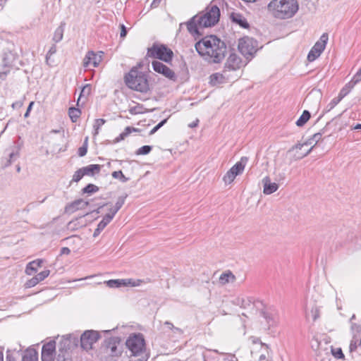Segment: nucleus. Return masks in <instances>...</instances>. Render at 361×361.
<instances>
[{"label":"nucleus","mask_w":361,"mask_h":361,"mask_svg":"<svg viewBox=\"0 0 361 361\" xmlns=\"http://www.w3.org/2000/svg\"><path fill=\"white\" fill-rule=\"evenodd\" d=\"M195 47L204 60L212 63H221L228 53L226 43L215 35L203 37Z\"/></svg>","instance_id":"f257e3e1"},{"label":"nucleus","mask_w":361,"mask_h":361,"mask_svg":"<svg viewBox=\"0 0 361 361\" xmlns=\"http://www.w3.org/2000/svg\"><path fill=\"white\" fill-rule=\"evenodd\" d=\"M219 17V8L216 5H210L204 11L190 19L186 23L188 30L193 36L201 35L200 30L215 25Z\"/></svg>","instance_id":"f03ea898"},{"label":"nucleus","mask_w":361,"mask_h":361,"mask_svg":"<svg viewBox=\"0 0 361 361\" xmlns=\"http://www.w3.org/2000/svg\"><path fill=\"white\" fill-rule=\"evenodd\" d=\"M299 10L297 0H271L267 5V11L275 18L287 20L293 18Z\"/></svg>","instance_id":"7ed1b4c3"},{"label":"nucleus","mask_w":361,"mask_h":361,"mask_svg":"<svg viewBox=\"0 0 361 361\" xmlns=\"http://www.w3.org/2000/svg\"><path fill=\"white\" fill-rule=\"evenodd\" d=\"M125 83L131 90L147 92L149 90L147 75L137 67H133L124 77Z\"/></svg>","instance_id":"20e7f679"},{"label":"nucleus","mask_w":361,"mask_h":361,"mask_svg":"<svg viewBox=\"0 0 361 361\" xmlns=\"http://www.w3.org/2000/svg\"><path fill=\"white\" fill-rule=\"evenodd\" d=\"M126 345L131 352V360L130 361H147V355L145 352V342L141 334H134L129 336Z\"/></svg>","instance_id":"39448f33"},{"label":"nucleus","mask_w":361,"mask_h":361,"mask_svg":"<svg viewBox=\"0 0 361 361\" xmlns=\"http://www.w3.org/2000/svg\"><path fill=\"white\" fill-rule=\"evenodd\" d=\"M18 58L17 47L15 44L8 42L2 53V69H0V78H6Z\"/></svg>","instance_id":"423d86ee"},{"label":"nucleus","mask_w":361,"mask_h":361,"mask_svg":"<svg viewBox=\"0 0 361 361\" xmlns=\"http://www.w3.org/2000/svg\"><path fill=\"white\" fill-rule=\"evenodd\" d=\"M147 55L149 57L158 59L166 63L170 62L173 56V51L166 46L154 44L148 49Z\"/></svg>","instance_id":"0eeeda50"},{"label":"nucleus","mask_w":361,"mask_h":361,"mask_svg":"<svg viewBox=\"0 0 361 361\" xmlns=\"http://www.w3.org/2000/svg\"><path fill=\"white\" fill-rule=\"evenodd\" d=\"M257 42L253 38L245 37L239 39L238 49L246 58L250 59L257 52Z\"/></svg>","instance_id":"6e6552de"},{"label":"nucleus","mask_w":361,"mask_h":361,"mask_svg":"<svg viewBox=\"0 0 361 361\" xmlns=\"http://www.w3.org/2000/svg\"><path fill=\"white\" fill-rule=\"evenodd\" d=\"M247 161V157H241L240 160L226 172L223 178L226 184L231 183L238 175H240L243 172Z\"/></svg>","instance_id":"1a4fd4ad"},{"label":"nucleus","mask_w":361,"mask_h":361,"mask_svg":"<svg viewBox=\"0 0 361 361\" xmlns=\"http://www.w3.org/2000/svg\"><path fill=\"white\" fill-rule=\"evenodd\" d=\"M329 36L327 33H323L319 39L314 44L307 55V60L312 62L316 60L325 49Z\"/></svg>","instance_id":"9d476101"},{"label":"nucleus","mask_w":361,"mask_h":361,"mask_svg":"<svg viewBox=\"0 0 361 361\" xmlns=\"http://www.w3.org/2000/svg\"><path fill=\"white\" fill-rule=\"evenodd\" d=\"M99 334L97 331L87 330L85 331L80 337V345L86 350L92 348V345L99 338Z\"/></svg>","instance_id":"9b49d317"},{"label":"nucleus","mask_w":361,"mask_h":361,"mask_svg":"<svg viewBox=\"0 0 361 361\" xmlns=\"http://www.w3.org/2000/svg\"><path fill=\"white\" fill-rule=\"evenodd\" d=\"M241 64L242 60L240 57L234 51H231L224 68L228 69V71L233 74L235 71L240 69Z\"/></svg>","instance_id":"f8f14e48"},{"label":"nucleus","mask_w":361,"mask_h":361,"mask_svg":"<svg viewBox=\"0 0 361 361\" xmlns=\"http://www.w3.org/2000/svg\"><path fill=\"white\" fill-rule=\"evenodd\" d=\"M259 314L260 316L264 319L269 328L277 325L279 322V314L276 310L272 308H264L260 311Z\"/></svg>","instance_id":"ddd939ff"},{"label":"nucleus","mask_w":361,"mask_h":361,"mask_svg":"<svg viewBox=\"0 0 361 361\" xmlns=\"http://www.w3.org/2000/svg\"><path fill=\"white\" fill-rule=\"evenodd\" d=\"M232 303L235 305L240 306L243 309H251L252 307H258L257 305H262L261 302H255L252 297L243 295L235 297L232 300Z\"/></svg>","instance_id":"4468645a"},{"label":"nucleus","mask_w":361,"mask_h":361,"mask_svg":"<svg viewBox=\"0 0 361 361\" xmlns=\"http://www.w3.org/2000/svg\"><path fill=\"white\" fill-rule=\"evenodd\" d=\"M103 54V51L95 53L93 51H88L83 59V66L88 68L90 65H92L94 67H97L102 61Z\"/></svg>","instance_id":"2eb2a0df"},{"label":"nucleus","mask_w":361,"mask_h":361,"mask_svg":"<svg viewBox=\"0 0 361 361\" xmlns=\"http://www.w3.org/2000/svg\"><path fill=\"white\" fill-rule=\"evenodd\" d=\"M152 66L155 72L163 75L171 80L175 81L176 80V75L174 71L163 63L159 61H154L152 63Z\"/></svg>","instance_id":"dca6fc26"},{"label":"nucleus","mask_w":361,"mask_h":361,"mask_svg":"<svg viewBox=\"0 0 361 361\" xmlns=\"http://www.w3.org/2000/svg\"><path fill=\"white\" fill-rule=\"evenodd\" d=\"M235 76L230 73L228 69H223L222 73H216L210 76V82L213 85L230 82L235 79Z\"/></svg>","instance_id":"f3484780"},{"label":"nucleus","mask_w":361,"mask_h":361,"mask_svg":"<svg viewBox=\"0 0 361 361\" xmlns=\"http://www.w3.org/2000/svg\"><path fill=\"white\" fill-rule=\"evenodd\" d=\"M56 350V342L49 341L44 344L42 348V361H54Z\"/></svg>","instance_id":"a211bd4d"},{"label":"nucleus","mask_w":361,"mask_h":361,"mask_svg":"<svg viewBox=\"0 0 361 361\" xmlns=\"http://www.w3.org/2000/svg\"><path fill=\"white\" fill-rule=\"evenodd\" d=\"M326 132V127L323 128L319 132L314 133L311 137L307 139L306 142H305V145H312L310 149H308L304 154L300 156L298 159H302L306 156H307L313 147L322 140V135L325 134Z\"/></svg>","instance_id":"6ab92c4d"},{"label":"nucleus","mask_w":361,"mask_h":361,"mask_svg":"<svg viewBox=\"0 0 361 361\" xmlns=\"http://www.w3.org/2000/svg\"><path fill=\"white\" fill-rule=\"evenodd\" d=\"M361 73H357L352 80L348 82L340 91L338 97L342 100L354 87V86L361 81L360 76Z\"/></svg>","instance_id":"aec40b11"},{"label":"nucleus","mask_w":361,"mask_h":361,"mask_svg":"<svg viewBox=\"0 0 361 361\" xmlns=\"http://www.w3.org/2000/svg\"><path fill=\"white\" fill-rule=\"evenodd\" d=\"M88 201H84L82 199H78L73 202L67 204L65 207V212L66 213L72 214L79 209H83L89 205Z\"/></svg>","instance_id":"412c9836"},{"label":"nucleus","mask_w":361,"mask_h":361,"mask_svg":"<svg viewBox=\"0 0 361 361\" xmlns=\"http://www.w3.org/2000/svg\"><path fill=\"white\" fill-rule=\"evenodd\" d=\"M50 274V271L49 269L44 270L39 274H37L36 276L32 277L31 279L28 280L25 283V287L26 288H32L35 286L37 283H39L40 281H42L44 280Z\"/></svg>","instance_id":"4be33fe9"},{"label":"nucleus","mask_w":361,"mask_h":361,"mask_svg":"<svg viewBox=\"0 0 361 361\" xmlns=\"http://www.w3.org/2000/svg\"><path fill=\"white\" fill-rule=\"evenodd\" d=\"M264 185L263 192L265 195H271L276 192L279 188V185L276 183H271L269 176H266L262 179Z\"/></svg>","instance_id":"5701e85b"},{"label":"nucleus","mask_w":361,"mask_h":361,"mask_svg":"<svg viewBox=\"0 0 361 361\" xmlns=\"http://www.w3.org/2000/svg\"><path fill=\"white\" fill-rule=\"evenodd\" d=\"M105 283L109 288H118L121 286H126L131 284L133 286L139 285L138 283H131L130 279H111L105 281Z\"/></svg>","instance_id":"b1692460"},{"label":"nucleus","mask_w":361,"mask_h":361,"mask_svg":"<svg viewBox=\"0 0 361 361\" xmlns=\"http://www.w3.org/2000/svg\"><path fill=\"white\" fill-rule=\"evenodd\" d=\"M20 157L18 149H13L8 153V157H4L1 160V164L4 168L9 166L13 161H15Z\"/></svg>","instance_id":"393cba45"},{"label":"nucleus","mask_w":361,"mask_h":361,"mask_svg":"<svg viewBox=\"0 0 361 361\" xmlns=\"http://www.w3.org/2000/svg\"><path fill=\"white\" fill-rule=\"evenodd\" d=\"M231 20L233 23L239 25L241 27L248 28L249 23H247L245 18L240 13H232L231 15Z\"/></svg>","instance_id":"a878e982"},{"label":"nucleus","mask_w":361,"mask_h":361,"mask_svg":"<svg viewBox=\"0 0 361 361\" xmlns=\"http://www.w3.org/2000/svg\"><path fill=\"white\" fill-rule=\"evenodd\" d=\"M84 176H93L96 173H99L101 170V166L99 164H90L87 166L81 168Z\"/></svg>","instance_id":"bb28decb"},{"label":"nucleus","mask_w":361,"mask_h":361,"mask_svg":"<svg viewBox=\"0 0 361 361\" xmlns=\"http://www.w3.org/2000/svg\"><path fill=\"white\" fill-rule=\"evenodd\" d=\"M236 280L235 275L230 271L223 272L219 276V283L226 285L228 283H234Z\"/></svg>","instance_id":"cd10ccee"},{"label":"nucleus","mask_w":361,"mask_h":361,"mask_svg":"<svg viewBox=\"0 0 361 361\" xmlns=\"http://www.w3.org/2000/svg\"><path fill=\"white\" fill-rule=\"evenodd\" d=\"M22 361H38V353L33 348L27 349L23 355Z\"/></svg>","instance_id":"c85d7f7f"},{"label":"nucleus","mask_w":361,"mask_h":361,"mask_svg":"<svg viewBox=\"0 0 361 361\" xmlns=\"http://www.w3.org/2000/svg\"><path fill=\"white\" fill-rule=\"evenodd\" d=\"M42 259H36L27 264L25 269V273L27 275H32L34 272L37 271L38 267L42 264Z\"/></svg>","instance_id":"c756f323"},{"label":"nucleus","mask_w":361,"mask_h":361,"mask_svg":"<svg viewBox=\"0 0 361 361\" xmlns=\"http://www.w3.org/2000/svg\"><path fill=\"white\" fill-rule=\"evenodd\" d=\"M262 346L266 350V354H262L259 356V361H273L272 360V351L271 350L269 345L264 343L262 342L260 343Z\"/></svg>","instance_id":"7c9ffc66"},{"label":"nucleus","mask_w":361,"mask_h":361,"mask_svg":"<svg viewBox=\"0 0 361 361\" xmlns=\"http://www.w3.org/2000/svg\"><path fill=\"white\" fill-rule=\"evenodd\" d=\"M311 114L309 111L305 110L300 118L297 120L295 124L298 127L303 126L310 118Z\"/></svg>","instance_id":"2f4dec72"},{"label":"nucleus","mask_w":361,"mask_h":361,"mask_svg":"<svg viewBox=\"0 0 361 361\" xmlns=\"http://www.w3.org/2000/svg\"><path fill=\"white\" fill-rule=\"evenodd\" d=\"M81 111L79 109L71 107L68 109V115L72 122L75 123L80 117Z\"/></svg>","instance_id":"473e14b6"},{"label":"nucleus","mask_w":361,"mask_h":361,"mask_svg":"<svg viewBox=\"0 0 361 361\" xmlns=\"http://www.w3.org/2000/svg\"><path fill=\"white\" fill-rule=\"evenodd\" d=\"M99 190V188L98 186L89 183L82 190V193L92 194L98 192Z\"/></svg>","instance_id":"72a5a7b5"},{"label":"nucleus","mask_w":361,"mask_h":361,"mask_svg":"<svg viewBox=\"0 0 361 361\" xmlns=\"http://www.w3.org/2000/svg\"><path fill=\"white\" fill-rule=\"evenodd\" d=\"M63 28L62 26L59 27L54 32L53 40L55 42H59L63 39Z\"/></svg>","instance_id":"f704fd0d"},{"label":"nucleus","mask_w":361,"mask_h":361,"mask_svg":"<svg viewBox=\"0 0 361 361\" xmlns=\"http://www.w3.org/2000/svg\"><path fill=\"white\" fill-rule=\"evenodd\" d=\"M106 121L103 118H97L94 121L93 126L94 133V136L98 135L99 128L105 123Z\"/></svg>","instance_id":"c9c22d12"},{"label":"nucleus","mask_w":361,"mask_h":361,"mask_svg":"<svg viewBox=\"0 0 361 361\" xmlns=\"http://www.w3.org/2000/svg\"><path fill=\"white\" fill-rule=\"evenodd\" d=\"M152 149V146L144 145V146L140 147L136 151L135 154L137 155H146V154H148L151 152Z\"/></svg>","instance_id":"e433bc0d"},{"label":"nucleus","mask_w":361,"mask_h":361,"mask_svg":"<svg viewBox=\"0 0 361 361\" xmlns=\"http://www.w3.org/2000/svg\"><path fill=\"white\" fill-rule=\"evenodd\" d=\"M113 178L119 179L122 183L127 182L129 178L126 177L121 171H116L112 173Z\"/></svg>","instance_id":"4c0bfd02"},{"label":"nucleus","mask_w":361,"mask_h":361,"mask_svg":"<svg viewBox=\"0 0 361 361\" xmlns=\"http://www.w3.org/2000/svg\"><path fill=\"white\" fill-rule=\"evenodd\" d=\"M111 221V217L108 216H104L102 221L98 224L97 226L101 228L102 231L104 228Z\"/></svg>","instance_id":"58836bf2"},{"label":"nucleus","mask_w":361,"mask_h":361,"mask_svg":"<svg viewBox=\"0 0 361 361\" xmlns=\"http://www.w3.org/2000/svg\"><path fill=\"white\" fill-rule=\"evenodd\" d=\"M341 99L338 97H334L331 101L326 106V109L328 111H331L332 109H334L340 102Z\"/></svg>","instance_id":"ea45409f"},{"label":"nucleus","mask_w":361,"mask_h":361,"mask_svg":"<svg viewBox=\"0 0 361 361\" xmlns=\"http://www.w3.org/2000/svg\"><path fill=\"white\" fill-rule=\"evenodd\" d=\"M127 197V195H125L124 196H120L118 197L116 204H115V210H119L122 206L125 203L126 198Z\"/></svg>","instance_id":"a19ab883"},{"label":"nucleus","mask_w":361,"mask_h":361,"mask_svg":"<svg viewBox=\"0 0 361 361\" xmlns=\"http://www.w3.org/2000/svg\"><path fill=\"white\" fill-rule=\"evenodd\" d=\"M142 109H143L142 106L138 104L137 106L130 107L129 109V112L132 115H135L137 114H142L143 112Z\"/></svg>","instance_id":"79ce46f5"},{"label":"nucleus","mask_w":361,"mask_h":361,"mask_svg":"<svg viewBox=\"0 0 361 361\" xmlns=\"http://www.w3.org/2000/svg\"><path fill=\"white\" fill-rule=\"evenodd\" d=\"M83 176H84L83 172L82 171V169L80 168L74 173V174L73 176L72 181L78 182L79 180H80L82 178Z\"/></svg>","instance_id":"37998d69"},{"label":"nucleus","mask_w":361,"mask_h":361,"mask_svg":"<svg viewBox=\"0 0 361 361\" xmlns=\"http://www.w3.org/2000/svg\"><path fill=\"white\" fill-rule=\"evenodd\" d=\"M332 355L337 359H344L345 356L341 348H336L331 350Z\"/></svg>","instance_id":"c03bdc74"},{"label":"nucleus","mask_w":361,"mask_h":361,"mask_svg":"<svg viewBox=\"0 0 361 361\" xmlns=\"http://www.w3.org/2000/svg\"><path fill=\"white\" fill-rule=\"evenodd\" d=\"M167 121V118L164 119L160 123H159L156 126H154L149 133V135L154 134L160 128H161Z\"/></svg>","instance_id":"a18cd8bd"},{"label":"nucleus","mask_w":361,"mask_h":361,"mask_svg":"<svg viewBox=\"0 0 361 361\" xmlns=\"http://www.w3.org/2000/svg\"><path fill=\"white\" fill-rule=\"evenodd\" d=\"M140 130L139 128H135L133 127L128 126L125 128L123 133L127 137L133 132H140Z\"/></svg>","instance_id":"49530a36"},{"label":"nucleus","mask_w":361,"mask_h":361,"mask_svg":"<svg viewBox=\"0 0 361 361\" xmlns=\"http://www.w3.org/2000/svg\"><path fill=\"white\" fill-rule=\"evenodd\" d=\"M140 130L139 128H135L133 127L128 126L125 128L123 133L127 137L133 132H140Z\"/></svg>","instance_id":"de8ad7c7"},{"label":"nucleus","mask_w":361,"mask_h":361,"mask_svg":"<svg viewBox=\"0 0 361 361\" xmlns=\"http://www.w3.org/2000/svg\"><path fill=\"white\" fill-rule=\"evenodd\" d=\"M111 356H118L121 354L122 352H117V348L116 345H112L110 347V352H107Z\"/></svg>","instance_id":"09e8293b"},{"label":"nucleus","mask_w":361,"mask_h":361,"mask_svg":"<svg viewBox=\"0 0 361 361\" xmlns=\"http://www.w3.org/2000/svg\"><path fill=\"white\" fill-rule=\"evenodd\" d=\"M56 52V46L55 44H53L49 49L47 55H46V59L48 61L49 58L55 54Z\"/></svg>","instance_id":"8fccbe9b"},{"label":"nucleus","mask_w":361,"mask_h":361,"mask_svg":"<svg viewBox=\"0 0 361 361\" xmlns=\"http://www.w3.org/2000/svg\"><path fill=\"white\" fill-rule=\"evenodd\" d=\"M87 152V147L86 145H83L78 149V154L80 157H84Z\"/></svg>","instance_id":"3c124183"},{"label":"nucleus","mask_w":361,"mask_h":361,"mask_svg":"<svg viewBox=\"0 0 361 361\" xmlns=\"http://www.w3.org/2000/svg\"><path fill=\"white\" fill-rule=\"evenodd\" d=\"M164 325H166L169 329H173L176 332H178V333H181L182 331L180 329L178 328V327H175L172 323L169 322H166L164 323Z\"/></svg>","instance_id":"603ef678"},{"label":"nucleus","mask_w":361,"mask_h":361,"mask_svg":"<svg viewBox=\"0 0 361 361\" xmlns=\"http://www.w3.org/2000/svg\"><path fill=\"white\" fill-rule=\"evenodd\" d=\"M118 212V210H115V207H113L109 209V212L106 214V216H110L112 220Z\"/></svg>","instance_id":"864d4df0"},{"label":"nucleus","mask_w":361,"mask_h":361,"mask_svg":"<svg viewBox=\"0 0 361 361\" xmlns=\"http://www.w3.org/2000/svg\"><path fill=\"white\" fill-rule=\"evenodd\" d=\"M351 329L353 331L359 333L361 331V326L356 323H351Z\"/></svg>","instance_id":"5fc2aeb1"},{"label":"nucleus","mask_w":361,"mask_h":361,"mask_svg":"<svg viewBox=\"0 0 361 361\" xmlns=\"http://www.w3.org/2000/svg\"><path fill=\"white\" fill-rule=\"evenodd\" d=\"M357 348V341L352 340L350 343V346H349L350 351L353 352V351L356 350Z\"/></svg>","instance_id":"6e6d98bb"},{"label":"nucleus","mask_w":361,"mask_h":361,"mask_svg":"<svg viewBox=\"0 0 361 361\" xmlns=\"http://www.w3.org/2000/svg\"><path fill=\"white\" fill-rule=\"evenodd\" d=\"M127 35V30H126V26L123 25V24H121V33H120V37L121 38H123L126 36Z\"/></svg>","instance_id":"4d7b16f0"},{"label":"nucleus","mask_w":361,"mask_h":361,"mask_svg":"<svg viewBox=\"0 0 361 361\" xmlns=\"http://www.w3.org/2000/svg\"><path fill=\"white\" fill-rule=\"evenodd\" d=\"M23 106L21 101H17L12 104L11 106L13 109L20 108Z\"/></svg>","instance_id":"13d9d810"},{"label":"nucleus","mask_w":361,"mask_h":361,"mask_svg":"<svg viewBox=\"0 0 361 361\" xmlns=\"http://www.w3.org/2000/svg\"><path fill=\"white\" fill-rule=\"evenodd\" d=\"M305 145V142L301 144V143H298L297 145H295V146H293L290 149L288 150V152H291L292 150H294V149H301L302 147Z\"/></svg>","instance_id":"bf43d9fd"},{"label":"nucleus","mask_w":361,"mask_h":361,"mask_svg":"<svg viewBox=\"0 0 361 361\" xmlns=\"http://www.w3.org/2000/svg\"><path fill=\"white\" fill-rule=\"evenodd\" d=\"M126 137V136L123 133H121L117 137H116L114 141L115 142H119L121 140H124Z\"/></svg>","instance_id":"052dcab7"},{"label":"nucleus","mask_w":361,"mask_h":361,"mask_svg":"<svg viewBox=\"0 0 361 361\" xmlns=\"http://www.w3.org/2000/svg\"><path fill=\"white\" fill-rule=\"evenodd\" d=\"M70 252H71L70 249L66 247H62L61 250V255H69Z\"/></svg>","instance_id":"680f3d73"},{"label":"nucleus","mask_w":361,"mask_h":361,"mask_svg":"<svg viewBox=\"0 0 361 361\" xmlns=\"http://www.w3.org/2000/svg\"><path fill=\"white\" fill-rule=\"evenodd\" d=\"M90 90H91V87H90V86L89 85H85V86L83 87V88H82V91H81V94H80V95H81L82 94L85 93V92L89 93V92H90Z\"/></svg>","instance_id":"e2e57ef3"},{"label":"nucleus","mask_w":361,"mask_h":361,"mask_svg":"<svg viewBox=\"0 0 361 361\" xmlns=\"http://www.w3.org/2000/svg\"><path fill=\"white\" fill-rule=\"evenodd\" d=\"M33 104H34V102H30V104H29V106H28V107H27V111H26V112H25V115H24V116H25V118H27V117H28V116H29V114H30V110H31V109H32V106Z\"/></svg>","instance_id":"0e129e2a"},{"label":"nucleus","mask_w":361,"mask_h":361,"mask_svg":"<svg viewBox=\"0 0 361 361\" xmlns=\"http://www.w3.org/2000/svg\"><path fill=\"white\" fill-rule=\"evenodd\" d=\"M102 231V230L97 226V228L94 231L93 237L94 238L97 237Z\"/></svg>","instance_id":"69168bd1"},{"label":"nucleus","mask_w":361,"mask_h":361,"mask_svg":"<svg viewBox=\"0 0 361 361\" xmlns=\"http://www.w3.org/2000/svg\"><path fill=\"white\" fill-rule=\"evenodd\" d=\"M56 361H71L69 359H66L63 355H59Z\"/></svg>","instance_id":"338daca9"},{"label":"nucleus","mask_w":361,"mask_h":361,"mask_svg":"<svg viewBox=\"0 0 361 361\" xmlns=\"http://www.w3.org/2000/svg\"><path fill=\"white\" fill-rule=\"evenodd\" d=\"M6 361H16L15 358L11 355H6Z\"/></svg>","instance_id":"774afa93"}]
</instances>
